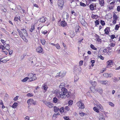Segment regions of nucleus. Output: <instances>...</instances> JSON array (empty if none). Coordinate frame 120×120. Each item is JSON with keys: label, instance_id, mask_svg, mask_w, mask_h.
Segmentation results:
<instances>
[{"label": "nucleus", "instance_id": "obj_1", "mask_svg": "<svg viewBox=\"0 0 120 120\" xmlns=\"http://www.w3.org/2000/svg\"><path fill=\"white\" fill-rule=\"evenodd\" d=\"M60 92L62 93V95L64 96H63V97L62 98V99H64L67 97H69L70 96L69 94L68 91L64 87L62 88Z\"/></svg>", "mask_w": 120, "mask_h": 120}, {"label": "nucleus", "instance_id": "obj_2", "mask_svg": "<svg viewBox=\"0 0 120 120\" xmlns=\"http://www.w3.org/2000/svg\"><path fill=\"white\" fill-rule=\"evenodd\" d=\"M54 94H55L56 96L59 98L60 99L61 98L62 99V98H63V96L61 95L62 93H61L60 91L57 89H56L54 91Z\"/></svg>", "mask_w": 120, "mask_h": 120}, {"label": "nucleus", "instance_id": "obj_3", "mask_svg": "<svg viewBox=\"0 0 120 120\" xmlns=\"http://www.w3.org/2000/svg\"><path fill=\"white\" fill-rule=\"evenodd\" d=\"M35 74H33L32 73H30L28 75V77L30 79V81H34L37 79V77L35 76Z\"/></svg>", "mask_w": 120, "mask_h": 120}, {"label": "nucleus", "instance_id": "obj_4", "mask_svg": "<svg viewBox=\"0 0 120 120\" xmlns=\"http://www.w3.org/2000/svg\"><path fill=\"white\" fill-rule=\"evenodd\" d=\"M77 105L79 108L81 109H83L84 108L85 106L83 103L80 101H78L76 103Z\"/></svg>", "mask_w": 120, "mask_h": 120}, {"label": "nucleus", "instance_id": "obj_5", "mask_svg": "<svg viewBox=\"0 0 120 120\" xmlns=\"http://www.w3.org/2000/svg\"><path fill=\"white\" fill-rule=\"evenodd\" d=\"M44 103L49 108H51L53 106V104L50 102H48L46 101H45Z\"/></svg>", "mask_w": 120, "mask_h": 120}, {"label": "nucleus", "instance_id": "obj_6", "mask_svg": "<svg viewBox=\"0 0 120 120\" xmlns=\"http://www.w3.org/2000/svg\"><path fill=\"white\" fill-rule=\"evenodd\" d=\"M89 7L90 9L92 11H93L94 10H96V5L93 3L90 5Z\"/></svg>", "mask_w": 120, "mask_h": 120}, {"label": "nucleus", "instance_id": "obj_7", "mask_svg": "<svg viewBox=\"0 0 120 120\" xmlns=\"http://www.w3.org/2000/svg\"><path fill=\"white\" fill-rule=\"evenodd\" d=\"M64 2L62 0H58V4L60 7L62 8L63 6Z\"/></svg>", "mask_w": 120, "mask_h": 120}, {"label": "nucleus", "instance_id": "obj_8", "mask_svg": "<svg viewBox=\"0 0 120 120\" xmlns=\"http://www.w3.org/2000/svg\"><path fill=\"white\" fill-rule=\"evenodd\" d=\"M69 16L68 14L67 13L64 12L63 13L62 17L64 19H67L68 18Z\"/></svg>", "mask_w": 120, "mask_h": 120}, {"label": "nucleus", "instance_id": "obj_9", "mask_svg": "<svg viewBox=\"0 0 120 120\" xmlns=\"http://www.w3.org/2000/svg\"><path fill=\"white\" fill-rule=\"evenodd\" d=\"M96 106L101 111L103 110V108L102 105L99 103H97L96 104Z\"/></svg>", "mask_w": 120, "mask_h": 120}, {"label": "nucleus", "instance_id": "obj_10", "mask_svg": "<svg viewBox=\"0 0 120 120\" xmlns=\"http://www.w3.org/2000/svg\"><path fill=\"white\" fill-rule=\"evenodd\" d=\"M113 62L112 60H109L107 62V67H109V66L112 65L113 64Z\"/></svg>", "mask_w": 120, "mask_h": 120}, {"label": "nucleus", "instance_id": "obj_11", "mask_svg": "<svg viewBox=\"0 0 120 120\" xmlns=\"http://www.w3.org/2000/svg\"><path fill=\"white\" fill-rule=\"evenodd\" d=\"M48 88V86L46 85L45 84H43L41 87L42 89H43L44 91V92H45L47 90Z\"/></svg>", "mask_w": 120, "mask_h": 120}, {"label": "nucleus", "instance_id": "obj_12", "mask_svg": "<svg viewBox=\"0 0 120 120\" xmlns=\"http://www.w3.org/2000/svg\"><path fill=\"white\" fill-rule=\"evenodd\" d=\"M66 72L65 71H62L60 72V77L61 78L64 77L66 75Z\"/></svg>", "mask_w": 120, "mask_h": 120}, {"label": "nucleus", "instance_id": "obj_13", "mask_svg": "<svg viewBox=\"0 0 120 120\" xmlns=\"http://www.w3.org/2000/svg\"><path fill=\"white\" fill-rule=\"evenodd\" d=\"M47 18L44 17L41 18L39 20V21L41 22H45L47 20Z\"/></svg>", "mask_w": 120, "mask_h": 120}, {"label": "nucleus", "instance_id": "obj_14", "mask_svg": "<svg viewBox=\"0 0 120 120\" xmlns=\"http://www.w3.org/2000/svg\"><path fill=\"white\" fill-rule=\"evenodd\" d=\"M36 51L38 52L41 53L43 51V49L42 48L40 47H38L37 48Z\"/></svg>", "mask_w": 120, "mask_h": 120}, {"label": "nucleus", "instance_id": "obj_15", "mask_svg": "<svg viewBox=\"0 0 120 120\" xmlns=\"http://www.w3.org/2000/svg\"><path fill=\"white\" fill-rule=\"evenodd\" d=\"M99 4L101 6H103L105 4V2L104 0H98Z\"/></svg>", "mask_w": 120, "mask_h": 120}, {"label": "nucleus", "instance_id": "obj_16", "mask_svg": "<svg viewBox=\"0 0 120 120\" xmlns=\"http://www.w3.org/2000/svg\"><path fill=\"white\" fill-rule=\"evenodd\" d=\"M99 82L101 84L105 85H106L107 84H108V81L107 80H101Z\"/></svg>", "mask_w": 120, "mask_h": 120}, {"label": "nucleus", "instance_id": "obj_17", "mask_svg": "<svg viewBox=\"0 0 120 120\" xmlns=\"http://www.w3.org/2000/svg\"><path fill=\"white\" fill-rule=\"evenodd\" d=\"M23 31L22 32L23 35L25 36H27V34L26 31L24 29H22L21 30Z\"/></svg>", "mask_w": 120, "mask_h": 120}, {"label": "nucleus", "instance_id": "obj_18", "mask_svg": "<svg viewBox=\"0 0 120 120\" xmlns=\"http://www.w3.org/2000/svg\"><path fill=\"white\" fill-rule=\"evenodd\" d=\"M60 24L62 26L64 27L66 26L67 23L65 21H62L61 22Z\"/></svg>", "mask_w": 120, "mask_h": 120}, {"label": "nucleus", "instance_id": "obj_19", "mask_svg": "<svg viewBox=\"0 0 120 120\" xmlns=\"http://www.w3.org/2000/svg\"><path fill=\"white\" fill-rule=\"evenodd\" d=\"M34 101V100L33 99H29L27 101V103L28 105H29V104H33Z\"/></svg>", "mask_w": 120, "mask_h": 120}, {"label": "nucleus", "instance_id": "obj_20", "mask_svg": "<svg viewBox=\"0 0 120 120\" xmlns=\"http://www.w3.org/2000/svg\"><path fill=\"white\" fill-rule=\"evenodd\" d=\"M109 30H110L109 28L108 27H106L104 30L105 33L108 34L109 33Z\"/></svg>", "mask_w": 120, "mask_h": 120}, {"label": "nucleus", "instance_id": "obj_21", "mask_svg": "<svg viewBox=\"0 0 120 120\" xmlns=\"http://www.w3.org/2000/svg\"><path fill=\"white\" fill-rule=\"evenodd\" d=\"M103 75L104 77L105 78H108V77H111V76L110 75V74H109L107 73H105L103 74Z\"/></svg>", "mask_w": 120, "mask_h": 120}, {"label": "nucleus", "instance_id": "obj_22", "mask_svg": "<svg viewBox=\"0 0 120 120\" xmlns=\"http://www.w3.org/2000/svg\"><path fill=\"white\" fill-rule=\"evenodd\" d=\"M79 25L76 27L75 28V32L76 33L80 32V31L79 30Z\"/></svg>", "mask_w": 120, "mask_h": 120}, {"label": "nucleus", "instance_id": "obj_23", "mask_svg": "<svg viewBox=\"0 0 120 120\" xmlns=\"http://www.w3.org/2000/svg\"><path fill=\"white\" fill-rule=\"evenodd\" d=\"M54 111L56 112H57L59 110V108L55 106L54 107Z\"/></svg>", "mask_w": 120, "mask_h": 120}, {"label": "nucleus", "instance_id": "obj_24", "mask_svg": "<svg viewBox=\"0 0 120 120\" xmlns=\"http://www.w3.org/2000/svg\"><path fill=\"white\" fill-rule=\"evenodd\" d=\"M97 92L101 94L102 93L103 91L102 89L100 88H98L97 89Z\"/></svg>", "mask_w": 120, "mask_h": 120}, {"label": "nucleus", "instance_id": "obj_25", "mask_svg": "<svg viewBox=\"0 0 120 120\" xmlns=\"http://www.w3.org/2000/svg\"><path fill=\"white\" fill-rule=\"evenodd\" d=\"M90 82L92 85L94 86H95L96 84V82L93 81H90Z\"/></svg>", "mask_w": 120, "mask_h": 120}, {"label": "nucleus", "instance_id": "obj_26", "mask_svg": "<svg viewBox=\"0 0 120 120\" xmlns=\"http://www.w3.org/2000/svg\"><path fill=\"white\" fill-rule=\"evenodd\" d=\"M34 29V24H32L31 26V27L30 29V32H32L33 31Z\"/></svg>", "mask_w": 120, "mask_h": 120}, {"label": "nucleus", "instance_id": "obj_27", "mask_svg": "<svg viewBox=\"0 0 120 120\" xmlns=\"http://www.w3.org/2000/svg\"><path fill=\"white\" fill-rule=\"evenodd\" d=\"M17 31L19 34L20 37H21L22 36V35H23L22 32H21L19 29H17Z\"/></svg>", "mask_w": 120, "mask_h": 120}, {"label": "nucleus", "instance_id": "obj_28", "mask_svg": "<svg viewBox=\"0 0 120 120\" xmlns=\"http://www.w3.org/2000/svg\"><path fill=\"white\" fill-rule=\"evenodd\" d=\"M70 36L71 37H73L75 36L74 32L73 31H71L70 32Z\"/></svg>", "mask_w": 120, "mask_h": 120}, {"label": "nucleus", "instance_id": "obj_29", "mask_svg": "<svg viewBox=\"0 0 120 120\" xmlns=\"http://www.w3.org/2000/svg\"><path fill=\"white\" fill-rule=\"evenodd\" d=\"M5 48L8 50L10 48L9 45L8 44H7L5 46Z\"/></svg>", "mask_w": 120, "mask_h": 120}, {"label": "nucleus", "instance_id": "obj_30", "mask_svg": "<svg viewBox=\"0 0 120 120\" xmlns=\"http://www.w3.org/2000/svg\"><path fill=\"white\" fill-rule=\"evenodd\" d=\"M18 105V103H14L12 106V107L15 108H16Z\"/></svg>", "mask_w": 120, "mask_h": 120}, {"label": "nucleus", "instance_id": "obj_31", "mask_svg": "<svg viewBox=\"0 0 120 120\" xmlns=\"http://www.w3.org/2000/svg\"><path fill=\"white\" fill-rule=\"evenodd\" d=\"M90 47L92 49L94 50H96L97 49V48L95 47L94 45L92 44H91L90 45Z\"/></svg>", "mask_w": 120, "mask_h": 120}, {"label": "nucleus", "instance_id": "obj_32", "mask_svg": "<svg viewBox=\"0 0 120 120\" xmlns=\"http://www.w3.org/2000/svg\"><path fill=\"white\" fill-rule=\"evenodd\" d=\"M55 46L56 47V48L58 49H60V47L59 44L57 43L55 45Z\"/></svg>", "mask_w": 120, "mask_h": 120}, {"label": "nucleus", "instance_id": "obj_33", "mask_svg": "<svg viewBox=\"0 0 120 120\" xmlns=\"http://www.w3.org/2000/svg\"><path fill=\"white\" fill-rule=\"evenodd\" d=\"M114 20H117L118 19L117 16L115 14L113 15V16Z\"/></svg>", "mask_w": 120, "mask_h": 120}, {"label": "nucleus", "instance_id": "obj_34", "mask_svg": "<svg viewBox=\"0 0 120 120\" xmlns=\"http://www.w3.org/2000/svg\"><path fill=\"white\" fill-rule=\"evenodd\" d=\"M41 43L42 44L44 45L45 44V41L44 39H41Z\"/></svg>", "mask_w": 120, "mask_h": 120}, {"label": "nucleus", "instance_id": "obj_35", "mask_svg": "<svg viewBox=\"0 0 120 120\" xmlns=\"http://www.w3.org/2000/svg\"><path fill=\"white\" fill-rule=\"evenodd\" d=\"M29 79V77H26L24 78V79H23L22 80V81L23 82H26V81L27 80Z\"/></svg>", "mask_w": 120, "mask_h": 120}, {"label": "nucleus", "instance_id": "obj_36", "mask_svg": "<svg viewBox=\"0 0 120 120\" xmlns=\"http://www.w3.org/2000/svg\"><path fill=\"white\" fill-rule=\"evenodd\" d=\"M119 80V79L115 77L113 79V81L114 82H117Z\"/></svg>", "mask_w": 120, "mask_h": 120}, {"label": "nucleus", "instance_id": "obj_37", "mask_svg": "<svg viewBox=\"0 0 120 120\" xmlns=\"http://www.w3.org/2000/svg\"><path fill=\"white\" fill-rule=\"evenodd\" d=\"M93 109L95 112H97L98 113L99 112L98 109L96 107H94L93 108Z\"/></svg>", "mask_w": 120, "mask_h": 120}, {"label": "nucleus", "instance_id": "obj_38", "mask_svg": "<svg viewBox=\"0 0 120 120\" xmlns=\"http://www.w3.org/2000/svg\"><path fill=\"white\" fill-rule=\"evenodd\" d=\"M20 17L19 16V18H18L17 17H15L14 19V20L15 21H17L19 19V21H20Z\"/></svg>", "mask_w": 120, "mask_h": 120}, {"label": "nucleus", "instance_id": "obj_39", "mask_svg": "<svg viewBox=\"0 0 120 120\" xmlns=\"http://www.w3.org/2000/svg\"><path fill=\"white\" fill-rule=\"evenodd\" d=\"M57 101V99L56 97H55L53 98V101L55 103H56Z\"/></svg>", "mask_w": 120, "mask_h": 120}, {"label": "nucleus", "instance_id": "obj_40", "mask_svg": "<svg viewBox=\"0 0 120 120\" xmlns=\"http://www.w3.org/2000/svg\"><path fill=\"white\" fill-rule=\"evenodd\" d=\"M79 78L77 76H75L74 80L75 81H77L78 80Z\"/></svg>", "mask_w": 120, "mask_h": 120}, {"label": "nucleus", "instance_id": "obj_41", "mask_svg": "<svg viewBox=\"0 0 120 120\" xmlns=\"http://www.w3.org/2000/svg\"><path fill=\"white\" fill-rule=\"evenodd\" d=\"M108 103L112 107H113L114 106V104L111 102H109Z\"/></svg>", "mask_w": 120, "mask_h": 120}, {"label": "nucleus", "instance_id": "obj_42", "mask_svg": "<svg viewBox=\"0 0 120 120\" xmlns=\"http://www.w3.org/2000/svg\"><path fill=\"white\" fill-rule=\"evenodd\" d=\"M80 5L82 6L83 7H85L86 5L84 3L81 2H80Z\"/></svg>", "mask_w": 120, "mask_h": 120}, {"label": "nucleus", "instance_id": "obj_43", "mask_svg": "<svg viewBox=\"0 0 120 120\" xmlns=\"http://www.w3.org/2000/svg\"><path fill=\"white\" fill-rule=\"evenodd\" d=\"M64 118L65 120H70V119L68 116H64Z\"/></svg>", "mask_w": 120, "mask_h": 120}, {"label": "nucleus", "instance_id": "obj_44", "mask_svg": "<svg viewBox=\"0 0 120 120\" xmlns=\"http://www.w3.org/2000/svg\"><path fill=\"white\" fill-rule=\"evenodd\" d=\"M73 101L72 100H70L68 102V104L69 105H71L73 103Z\"/></svg>", "mask_w": 120, "mask_h": 120}, {"label": "nucleus", "instance_id": "obj_45", "mask_svg": "<svg viewBox=\"0 0 120 120\" xmlns=\"http://www.w3.org/2000/svg\"><path fill=\"white\" fill-rule=\"evenodd\" d=\"M64 108H61L60 109H59V110L60 111V112H64Z\"/></svg>", "mask_w": 120, "mask_h": 120}, {"label": "nucleus", "instance_id": "obj_46", "mask_svg": "<svg viewBox=\"0 0 120 120\" xmlns=\"http://www.w3.org/2000/svg\"><path fill=\"white\" fill-rule=\"evenodd\" d=\"M64 86V83H61L60 84V85L59 86V87L60 88H62V87H62L61 86Z\"/></svg>", "mask_w": 120, "mask_h": 120}, {"label": "nucleus", "instance_id": "obj_47", "mask_svg": "<svg viewBox=\"0 0 120 120\" xmlns=\"http://www.w3.org/2000/svg\"><path fill=\"white\" fill-rule=\"evenodd\" d=\"M101 25L102 26L104 25L105 24L104 21L102 20H101Z\"/></svg>", "mask_w": 120, "mask_h": 120}, {"label": "nucleus", "instance_id": "obj_48", "mask_svg": "<svg viewBox=\"0 0 120 120\" xmlns=\"http://www.w3.org/2000/svg\"><path fill=\"white\" fill-rule=\"evenodd\" d=\"M26 55L25 54H24L21 56V59L22 60L26 56Z\"/></svg>", "mask_w": 120, "mask_h": 120}, {"label": "nucleus", "instance_id": "obj_49", "mask_svg": "<svg viewBox=\"0 0 120 120\" xmlns=\"http://www.w3.org/2000/svg\"><path fill=\"white\" fill-rule=\"evenodd\" d=\"M1 41L2 42L3 44L4 45H5L6 43V41H4V40L3 39H1Z\"/></svg>", "mask_w": 120, "mask_h": 120}, {"label": "nucleus", "instance_id": "obj_50", "mask_svg": "<svg viewBox=\"0 0 120 120\" xmlns=\"http://www.w3.org/2000/svg\"><path fill=\"white\" fill-rule=\"evenodd\" d=\"M95 26H96L97 25L99 24V21L98 20H96L95 22Z\"/></svg>", "mask_w": 120, "mask_h": 120}, {"label": "nucleus", "instance_id": "obj_51", "mask_svg": "<svg viewBox=\"0 0 120 120\" xmlns=\"http://www.w3.org/2000/svg\"><path fill=\"white\" fill-rule=\"evenodd\" d=\"M119 27V26L118 25H116L115 26V29L116 30H118Z\"/></svg>", "mask_w": 120, "mask_h": 120}, {"label": "nucleus", "instance_id": "obj_52", "mask_svg": "<svg viewBox=\"0 0 120 120\" xmlns=\"http://www.w3.org/2000/svg\"><path fill=\"white\" fill-rule=\"evenodd\" d=\"M71 14H72L75 16L76 15V14L75 13L74 10H72L71 11Z\"/></svg>", "mask_w": 120, "mask_h": 120}, {"label": "nucleus", "instance_id": "obj_53", "mask_svg": "<svg viewBox=\"0 0 120 120\" xmlns=\"http://www.w3.org/2000/svg\"><path fill=\"white\" fill-rule=\"evenodd\" d=\"M115 44L114 42L111 43V44L110 46L112 47H113L115 45Z\"/></svg>", "mask_w": 120, "mask_h": 120}, {"label": "nucleus", "instance_id": "obj_54", "mask_svg": "<svg viewBox=\"0 0 120 120\" xmlns=\"http://www.w3.org/2000/svg\"><path fill=\"white\" fill-rule=\"evenodd\" d=\"M5 47L3 45H1L0 46V48L2 49V50H4L5 49Z\"/></svg>", "mask_w": 120, "mask_h": 120}, {"label": "nucleus", "instance_id": "obj_55", "mask_svg": "<svg viewBox=\"0 0 120 120\" xmlns=\"http://www.w3.org/2000/svg\"><path fill=\"white\" fill-rule=\"evenodd\" d=\"M109 8L110 9H112L113 8V5H109Z\"/></svg>", "mask_w": 120, "mask_h": 120}, {"label": "nucleus", "instance_id": "obj_56", "mask_svg": "<svg viewBox=\"0 0 120 120\" xmlns=\"http://www.w3.org/2000/svg\"><path fill=\"white\" fill-rule=\"evenodd\" d=\"M98 57L100 58L102 60H103L104 59V57L103 56H102L101 55H100V56H98Z\"/></svg>", "mask_w": 120, "mask_h": 120}, {"label": "nucleus", "instance_id": "obj_57", "mask_svg": "<svg viewBox=\"0 0 120 120\" xmlns=\"http://www.w3.org/2000/svg\"><path fill=\"white\" fill-rule=\"evenodd\" d=\"M92 17L93 19H95L97 17V15H92Z\"/></svg>", "mask_w": 120, "mask_h": 120}, {"label": "nucleus", "instance_id": "obj_58", "mask_svg": "<svg viewBox=\"0 0 120 120\" xmlns=\"http://www.w3.org/2000/svg\"><path fill=\"white\" fill-rule=\"evenodd\" d=\"M83 63V61L82 60H81L79 62V65L80 66L82 65Z\"/></svg>", "mask_w": 120, "mask_h": 120}, {"label": "nucleus", "instance_id": "obj_59", "mask_svg": "<svg viewBox=\"0 0 120 120\" xmlns=\"http://www.w3.org/2000/svg\"><path fill=\"white\" fill-rule=\"evenodd\" d=\"M111 38L112 39H113L115 38V35L114 34L111 35Z\"/></svg>", "mask_w": 120, "mask_h": 120}, {"label": "nucleus", "instance_id": "obj_60", "mask_svg": "<svg viewBox=\"0 0 120 120\" xmlns=\"http://www.w3.org/2000/svg\"><path fill=\"white\" fill-rule=\"evenodd\" d=\"M18 97H19L18 96H16L14 98V100L15 101H16L17 100Z\"/></svg>", "mask_w": 120, "mask_h": 120}, {"label": "nucleus", "instance_id": "obj_61", "mask_svg": "<svg viewBox=\"0 0 120 120\" xmlns=\"http://www.w3.org/2000/svg\"><path fill=\"white\" fill-rule=\"evenodd\" d=\"M27 95L28 96L31 97L33 96V95L32 93H28L27 94Z\"/></svg>", "mask_w": 120, "mask_h": 120}, {"label": "nucleus", "instance_id": "obj_62", "mask_svg": "<svg viewBox=\"0 0 120 120\" xmlns=\"http://www.w3.org/2000/svg\"><path fill=\"white\" fill-rule=\"evenodd\" d=\"M13 52V51L12 50H10L9 51V54L10 55Z\"/></svg>", "mask_w": 120, "mask_h": 120}, {"label": "nucleus", "instance_id": "obj_63", "mask_svg": "<svg viewBox=\"0 0 120 120\" xmlns=\"http://www.w3.org/2000/svg\"><path fill=\"white\" fill-rule=\"evenodd\" d=\"M117 10L118 11H120V6H118L117 7Z\"/></svg>", "mask_w": 120, "mask_h": 120}, {"label": "nucleus", "instance_id": "obj_64", "mask_svg": "<svg viewBox=\"0 0 120 120\" xmlns=\"http://www.w3.org/2000/svg\"><path fill=\"white\" fill-rule=\"evenodd\" d=\"M25 120H29V118L28 116H26L25 118Z\"/></svg>", "mask_w": 120, "mask_h": 120}]
</instances>
